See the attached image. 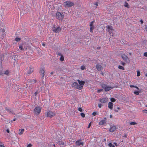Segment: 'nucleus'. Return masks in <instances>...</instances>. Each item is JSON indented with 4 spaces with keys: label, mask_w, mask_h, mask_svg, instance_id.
Here are the masks:
<instances>
[{
    "label": "nucleus",
    "mask_w": 147,
    "mask_h": 147,
    "mask_svg": "<svg viewBox=\"0 0 147 147\" xmlns=\"http://www.w3.org/2000/svg\"><path fill=\"white\" fill-rule=\"evenodd\" d=\"M42 108L40 106L36 107L34 109V115H38L40 113Z\"/></svg>",
    "instance_id": "f257e3e1"
},
{
    "label": "nucleus",
    "mask_w": 147,
    "mask_h": 147,
    "mask_svg": "<svg viewBox=\"0 0 147 147\" xmlns=\"http://www.w3.org/2000/svg\"><path fill=\"white\" fill-rule=\"evenodd\" d=\"M56 17L57 19L59 20L62 21L64 18V15L60 12H57L56 13Z\"/></svg>",
    "instance_id": "f03ea898"
},
{
    "label": "nucleus",
    "mask_w": 147,
    "mask_h": 147,
    "mask_svg": "<svg viewBox=\"0 0 147 147\" xmlns=\"http://www.w3.org/2000/svg\"><path fill=\"white\" fill-rule=\"evenodd\" d=\"M74 5V3L70 1H66L63 3V5L65 7H70Z\"/></svg>",
    "instance_id": "7ed1b4c3"
},
{
    "label": "nucleus",
    "mask_w": 147,
    "mask_h": 147,
    "mask_svg": "<svg viewBox=\"0 0 147 147\" xmlns=\"http://www.w3.org/2000/svg\"><path fill=\"white\" fill-rule=\"evenodd\" d=\"M102 88L105 89L106 91H109L113 88L112 87L107 86L104 84H102Z\"/></svg>",
    "instance_id": "20e7f679"
},
{
    "label": "nucleus",
    "mask_w": 147,
    "mask_h": 147,
    "mask_svg": "<svg viewBox=\"0 0 147 147\" xmlns=\"http://www.w3.org/2000/svg\"><path fill=\"white\" fill-rule=\"evenodd\" d=\"M61 30V28L59 26L55 27L54 26L52 28V31L56 33L59 32Z\"/></svg>",
    "instance_id": "39448f33"
},
{
    "label": "nucleus",
    "mask_w": 147,
    "mask_h": 147,
    "mask_svg": "<svg viewBox=\"0 0 147 147\" xmlns=\"http://www.w3.org/2000/svg\"><path fill=\"white\" fill-rule=\"evenodd\" d=\"M72 86L79 90H81L82 89V86H79V85L76 82L73 83L72 84Z\"/></svg>",
    "instance_id": "423d86ee"
},
{
    "label": "nucleus",
    "mask_w": 147,
    "mask_h": 147,
    "mask_svg": "<svg viewBox=\"0 0 147 147\" xmlns=\"http://www.w3.org/2000/svg\"><path fill=\"white\" fill-rule=\"evenodd\" d=\"M121 57L122 59L126 62L129 63L130 60L128 57L125 54H122L121 55Z\"/></svg>",
    "instance_id": "0eeeda50"
},
{
    "label": "nucleus",
    "mask_w": 147,
    "mask_h": 147,
    "mask_svg": "<svg viewBox=\"0 0 147 147\" xmlns=\"http://www.w3.org/2000/svg\"><path fill=\"white\" fill-rule=\"evenodd\" d=\"M47 117L50 118H51L54 116L55 115V114L51 111H49L46 113Z\"/></svg>",
    "instance_id": "6e6552de"
},
{
    "label": "nucleus",
    "mask_w": 147,
    "mask_h": 147,
    "mask_svg": "<svg viewBox=\"0 0 147 147\" xmlns=\"http://www.w3.org/2000/svg\"><path fill=\"white\" fill-rule=\"evenodd\" d=\"M94 22V21H93L91 22L89 25L90 26V32L92 33L93 32V30L94 28V26L93 25V23Z\"/></svg>",
    "instance_id": "1a4fd4ad"
},
{
    "label": "nucleus",
    "mask_w": 147,
    "mask_h": 147,
    "mask_svg": "<svg viewBox=\"0 0 147 147\" xmlns=\"http://www.w3.org/2000/svg\"><path fill=\"white\" fill-rule=\"evenodd\" d=\"M39 73L40 74L41 78L42 79H43L45 73L44 69L43 68L41 69L39 71Z\"/></svg>",
    "instance_id": "9d476101"
},
{
    "label": "nucleus",
    "mask_w": 147,
    "mask_h": 147,
    "mask_svg": "<svg viewBox=\"0 0 147 147\" xmlns=\"http://www.w3.org/2000/svg\"><path fill=\"white\" fill-rule=\"evenodd\" d=\"M108 100V98H100L99 100V101L102 103H104L107 102Z\"/></svg>",
    "instance_id": "9b49d317"
},
{
    "label": "nucleus",
    "mask_w": 147,
    "mask_h": 147,
    "mask_svg": "<svg viewBox=\"0 0 147 147\" xmlns=\"http://www.w3.org/2000/svg\"><path fill=\"white\" fill-rule=\"evenodd\" d=\"M107 31L109 32V34H113V29L112 27H110L109 26H108L107 27Z\"/></svg>",
    "instance_id": "f8f14e48"
},
{
    "label": "nucleus",
    "mask_w": 147,
    "mask_h": 147,
    "mask_svg": "<svg viewBox=\"0 0 147 147\" xmlns=\"http://www.w3.org/2000/svg\"><path fill=\"white\" fill-rule=\"evenodd\" d=\"M96 67L97 69L99 71H100L103 69V68L102 65L99 64L96 65Z\"/></svg>",
    "instance_id": "ddd939ff"
},
{
    "label": "nucleus",
    "mask_w": 147,
    "mask_h": 147,
    "mask_svg": "<svg viewBox=\"0 0 147 147\" xmlns=\"http://www.w3.org/2000/svg\"><path fill=\"white\" fill-rule=\"evenodd\" d=\"M79 85V86H82V88L83 87V85H84L85 84V82L83 81H80L79 80H77Z\"/></svg>",
    "instance_id": "4468645a"
},
{
    "label": "nucleus",
    "mask_w": 147,
    "mask_h": 147,
    "mask_svg": "<svg viewBox=\"0 0 147 147\" xmlns=\"http://www.w3.org/2000/svg\"><path fill=\"white\" fill-rule=\"evenodd\" d=\"M116 129V128L115 126H113L111 127L109 131L110 132H114Z\"/></svg>",
    "instance_id": "2eb2a0df"
},
{
    "label": "nucleus",
    "mask_w": 147,
    "mask_h": 147,
    "mask_svg": "<svg viewBox=\"0 0 147 147\" xmlns=\"http://www.w3.org/2000/svg\"><path fill=\"white\" fill-rule=\"evenodd\" d=\"M113 104L111 102H109L108 105V107L109 109L111 110H112L113 108Z\"/></svg>",
    "instance_id": "dca6fc26"
},
{
    "label": "nucleus",
    "mask_w": 147,
    "mask_h": 147,
    "mask_svg": "<svg viewBox=\"0 0 147 147\" xmlns=\"http://www.w3.org/2000/svg\"><path fill=\"white\" fill-rule=\"evenodd\" d=\"M34 69L32 67H29V70H28V74H30L33 72Z\"/></svg>",
    "instance_id": "f3484780"
},
{
    "label": "nucleus",
    "mask_w": 147,
    "mask_h": 147,
    "mask_svg": "<svg viewBox=\"0 0 147 147\" xmlns=\"http://www.w3.org/2000/svg\"><path fill=\"white\" fill-rule=\"evenodd\" d=\"M76 146H79L81 145L83 146L84 145L83 142H81L80 141H78L76 142Z\"/></svg>",
    "instance_id": "a211bd4d"
},
{
    "label": "nucleus",
    "mask_w": 147,
    "mask_h": 147,
    "mask_svg": "<svg viewBox=\"0 0 147 147\" xmlns=\"http://www.w3.org/2000/svg\"><path fill=\"white\" fill-rule=\"evenodd\" d=\"M5 109L9 113L13 114V111L11 109H9L7 107H5Z\"/></svg>",
    "instance_id": "6ab92c4d"
},
{
    "label": "nucleus",
    "mask_w": 147,
    "mask_h": 147,
    "mask_svg": "<svg viewBox=\"0 0 147 147\" xmlns=\"http://www.w3.org/2000/svg\"><path fill=\"white\" fill-rule=\"evenodd\" d=\"M57 144L61 146H63L64 145L66 146V145L65 144V143L61 141H58L57 142Z\"/></svg>",
    "instance_id": "aec40b11"
},
{
    "label": "nucleus",
    "mask_w": 147,
    "mask_h": 147,
    "mask_svg": "<svg viewBox=\"0 0 147 147\" xmlns=\"http://www.w3.org/2000/svg\"><path fill=\"white\" fill-rule=\"evenodd\" d=\"M75 127H71L69 128V130L71 133L73 132L74 130Z\"/></svg>",
    "instance_id": "412c9836"
},
{
    "label": "nucleus",
    "mask_w": 147,
    "mask_h": 147,
    "mask_svg": "<svg viewBox=\"0 0 147 147\" xmlns=\"http://www.w3.org/2000/svg\"><path fill=\"white\" fill-rule=\"evenodd\" d=\"M105 120H102L99 123V124L100 125H102L105 124Z\"/></svg>",
    "instance_id": "4be33fe9"
},
{
    "label": "nucleus",
    "mask_w": 147,
    "mask_h": 147,
    "mask_svg": "<svg viewBox=\"0 0 147 147\" xmlns=\"http://www.w3.org/2000/svg\"><path fill=\"white\" fill-rule=\"evenodd\" d=\"M24 129H22L21 130L20 129L19 130V134L20 135L22 134L24 132Z\"/></svg>",
    "instance_id": "5701e85b"
},
{
    "label": "nucleus",
    "mask_w": 147,
    "mask_h": 147,
    "mask_svg": "<svg viewBox=\"0 0 147 147\" xmlns=\"http://www.w3.org/2000/svg\"><path fill=\"white\" fill-rule=\"evenodd\" d=\"M124 6L125 7H127V8H129V6L127 2H125V4L124 5Z\"/></svg>",
    "instance_id": "b1692460"
},
{
    "label": "nucleus",
    "mask_w": 147,
    "mask_h": 147,
    "mask_svg": "<svg viewBox=\"0 0 147 147\" xmlns=\"http://www.w3.org/2000/svg\"><path fill=\"white\" fill-rule=\"evenodd\" d=\"M59 59H60V60L61 61H62L64 60V57L62 55L61 56V57Z\"/></svg>",
    "instance_id": "393cba45"
},
{
    "label": "nucleus",
    "mask_w": 147,
    "mask_h": 147,
    "mask_svg": "<svg viewBox=\"0 0 147 147\" xmlns=\"http://www.w3.org/2000/svg\"><path fill=\"white\" fill-rule=\"evenodd\" d=\"M118 68L120 69H122V70H124V67H123L122 66H121V65L119 66Z\"/></svg>",
    "instance_id": "a878e982"
},
{
    "label": "nucleus",
    "mask_w": 147,
    "mask_h": 147,
    "mask_svg": "<svg viewBox=\"0 0 147 147\" xmlns=\"http://www.w3.org/2000/svg\"><path fill=\"white\" fill-rule=\"evenodd\" d=\"M15 40L17 42H19L20 40V39L18 37H16L15 38Z\"/></svg>",
    "instance_id": "bb28decb"
},
{
    "label": "nucleus",
    "mask_w": 147,
    "mask_h": 147,
    "mask_svg": "<svg viewBox=\"0 0 147 147\" xmlns=\"http://www.w3.org/2000/svg\"><path fill=\"white\" fill-rule=\"evenodd\" d=\"M137 123L135 122H132L130 123L129 124L130 125H135L137 124Z\"/></svg>",
    "instance_id": "cd10ccee"
},
{
    "label": "nucleus",
    "mask_w": 147,
    "mask_h": 147,
    "mask_svg": "<svg viewBox=\"0 0 147 147\" xmlns=\"http://www.w3.org/2000/svg\"><path fill=\"white\" fill-rule=\"evenodd\" d=\"M109 146L110 147H115V146L111 143H110L109 144Z\"/></svg>",
    "instance_id": "c85d7f7f"
},
{
    "label": "nucleus",
    "mask_w": 147,
    "mask_h": 147,
    "mask_svg": "<svg viewBox=\"0 0 147 147\" xmlns=\"http://www.w3.org/2000/svg\"><path fill=\"white\" fill-rule=\"evenodd\" d=\"M111 101L112 102H114L116 101V100L114 98H112L111 99Z\"/></svg>",
    "instance_id": "c756f323"
},
{
    "label": "nucleus",
    "mask_w": 147,
    "mask_h": 147,
    "mask_svg": "<svg viewBox=\"0 0 147 147\" xmlns=\"http://www.w3.org/2000/svg\"><path fill=\"white\" fill-rule=\"evenodd\" d=\"M140 75V71H137V76H139Z\"/></svg>",
    "instance_id": "7c9ffc66"
},
{
    "label": "nucleus",
    "mask_w": 147,
    "mask_h": 147,
    "mask_svg": "<svg viewBox=\"0 0 147 147\" xmlns=\"http://www.w3.org/2000/svg\"><path fill=\"white\" fill-rule=\"evenodd\" d=\"M9 74V71L8 70H6L4 73V74L6 75H8Z\"/></svg>",
    "instance_id": "2f4dec72"
},
{
    "label": "nucleus",
    "mask_w": 147,
    "mask_h": 147,
    "mask_svg": "<svg viewBox=\"0 0 147 147\" xmlns=\"http://www.w3.org/2000/svg\"><path fill=\"white\" fill-rule=\"evenodd\" d=\"M85 67L84 66H82L81 67V69H82V70H84V69H85Z\"/></svg>",
    "instance_id": "473e14b6"
},
{
    "label": "nucleus",
    "mask_w": 147,
    "mask_h": 147,
    "mask_svg": "<svg viewBox=\"0 0 147 147\" xmlns=\"http://www.w3.org/2000/svg\"><path fill=\"white\" fill-rule=\"evenodd\" d=\"M81 115L82 117H85V115L83 113H81L80 114Z\"/></svg>",
    "instance_id": "72a5a7b5"
},
{
    "label": "nucleus",
    "mask_w": 147,
    "mask_h": 147,
    "mask_svg": "<svg viewBox=\"0 0 147 147\" xmlns=\"http://www.w3.org/2000/svg\"><path fill=\"white\" fill-rule=\"evenodd\" d=\"M134 93L136 95H138L139 94V92L138 91H134Z\"/></svg>",
    "instance_id": "f704fd0d"
},
{
    "label": "nucleus",
    "mask_w": 147,
    "mask_h": 147,
    "mask_svg": "<svg viewBox=\"0 0 147 147\" xmlns=\"http://www.w3.org/2000/svg\"><path fill=\"white\" fill-rule=\"evenodd\" d=\"M78 110L80 112H82V109L80 107H79L78 108Z\"/></svg>",
    "instance_id": "c9c22d12"
},
{
    "label": "nucleus",
    "mask_w": 147,
    "mask_h": 147,
    "mask_svg": "<svg viewBox=\"0 0 147 147\" xmlns=\"http://www.w3.org/2000/svg\"><path fill=\"white\" fill-rule=\"evenodd\" d=\"M19 49H20V50H23V47L22 46H19Z\"/></svg>",
    "instance_id": "e433bc0d"
},
{
    "label": "nucleus",
    "mask_w": 147,
    "mask_h": 147,
    "mask_svg": "<svg viewBox=\"0 0 147 147\" xmlns=\"http://www.w3.org/2000/svg\"><path fill=\"white\" fill-rule=\"evenodd\" d=\"M96 113L95 112H94L92 113V115L94 116H95L96 115Z\"/></svg>",
    "instance_id": "4c0bfd02"
},
{
    "label": "nucleus",
    "mask_w": 147,
    "mask_h": 147,
    "mask_svg": "<svg viewBox=\"0 0 147 147\" xmlns=\"http://www.w3.org/2000/svg\"><path fill=\"white\" fill-rule=\"evenodd\" d=\"M32 144H28V147H32Z\"/></svg>",
    "instance_id": "58836bf2"
},
{
    "label": "nucleus",
    "mask_w": 147,
    "mask_h": 147,
    "mask_svg": "<svg viewBox=\"0 0 147 147\" xmlns=\"http://www.w3.org/2000/svg\"><path fill=\"white\" fill-rule=\"evenodd\" d=\"M144 55L145 57H147V52H145L144 53Z\"/></svg>",
    "instance_id": "ea45409f"
},
{
    "label": "nucleus",
    "mask_w": 147,
    "mask_h": 147,
    "mask_svg": "<svg viewBox=\"0 0 147 147\" xmlns=\"http://www.w3.org/2000/svg\"><path fill=\"white\" fill-rule=\"evenodd\" d=\"M3 145V143L0 141V146L1 147Z\"/></svg>",
    "instance_id": "a19ab883"
},
{
    "label": "nucleus",
    "mask_w": 147,
    "mask_h": 147,
    "mask_svg": "<svg viewBox=\"0 0 147 147\" xmlns=\"http://www.w3.org/2000/svg\"><path fill=\"white\" fill-rule=\"evenodd\" d=\"M102 105L101 104H99L98 105V106L100 108H101V107Z\"/></svg>",
    "instance_id": "79ce46f5"
},
{
    "label": "nucleus",
    "mask_w": 147,
    "mask_h": 147,
    "mask_svg": "<svg viewBox=\"0 0 147 147\" xmlns=\"http://www.w3.org/2000/svg\"><path fill=\"white\" fill-rule=\"evenodd\" d=\"M121 64L123 65H125V63L123 62H122L121 63Z\"/></svg>",
    "instance_id": "37998d69"
},
{
    "label": "nucleus",
    "mask_w": 147,
    "mask_h": 147,
    "mask_svg": "<svg viewBox=\"0 0 147 147\" xmlns=\"http://www.w3.org/2000/svg\"><path fill=\"white\" fill-rule=\"evenodd\" d=\"M135 86L133 85H130V87L131 88H133V87H135Z\"/></svg>",
    "instance_id": "c03bdc74"
},
{
    "label": "nucleus",
    "mask_w": 147,
    "mask_h": 147,
    "mask_svg": "<svg viewBox=\"0 0 147 147\" xmlns=\"http://www.w3.org/2000/svg\"><path fill=\"white\" fill-rule=\"evenodd\" d=\"M90 126H91V123H90L89 124V125H88V128H89L90 127Z\"/></svg>",
    "instance_id": "a18cd8bd"
},
{
    "label": "nucleus",
    "mask_w": 147,
    "mask_h": 147,
    "mask_svg": "<svg viewBox=\"0 0 147 147\" xmlns=\"http://www.w3.org/2000/svg\"><path fill=\"white\" fill-rule=\"evenodd\" d=\"M124 137H125V138H126L127 137V135L126 134H124V136H123Z\"/></svg>",
    "instance_id": "49530a36"
},
{
    "label": "nucleus",
    "mask_w": 147,
    "mask_h": 147,
    "mask_svg": "<svg viewBox=\"0 0 147 147\" xmlns=\"http://www.w3.org/2000/svg\"><path fill=\"white\" fill-rule=\"evenodd\" d=\"M6 131L8 133H9V130L8 129H7L6 130Z\"/></svg>",
    "instance_id": "de8ad7c7"
},
{
    "label": "nucleus",
    "mask_w": 147,
    "mask_h": 147,
    "mask_svg": "<svg viewBox=\"0 0 147 147\" xmlns=\"http://www.w3.org/2000/svg\"><path fill=\"white\" fill-rule=\"evenodd\" d=\"M38 92L37 91H36L35 92L34 94L35 96H36V95L38 94Z\"/></svg>",
    "instance_id": "09e8293b"
},
{
    "label": "nucleus",
    "mask_w": 147,
    "mask_h": 147,
    "mask_svg": "<svg viewBox=\"0 0 147 147\" xmlns=\"http://www.w3.org/2000/svg\"><path fill=\"white\" fill-rule=\"evenodd\" d=\"M140 22L141 24H142L143 22V21L142 20H140Z\"/></svg>",
    "instance_id": "8fccbe9b"
},
{
    "label": "nucleus",
    "mask_w": 147,
    "mask_h": 147,
    "mask_svg": "<svg viewBox=\"0 0 147 147\" xmlns=\"http://www.w3.org/2000/svg\"><path fill=\"white\" fill-rule=\"evenodd\" d=\"M42 45L43 46H44V47H45V43H43L42 44Z\"/></svg>",
    "instance_id": "3c124183"
},
{
    "label": "nucleus",
    "mask_w": 147,
    "mask_h": 147,
    "mask_svg": "<svg viewBox=\"0 0 147 147\" xmlns=\"http://www.w3.org/2000/svg\"><path fill=\"white\" fill-rule=\"evenodd\" d=\"M58 55H59L60 56H61V55H61V54L60 53H58Z\"/></svg>",
    "instance_id": "603ef678"
},
{
    "label": "nucleus",
    "mask_w": 147,
    "mask_h": 147,
    "mask_svg": "<svg viewBox=\"0 0 147 147\" xmlns=\"http://www.w3.org/2000/svg\"><path fill=\"white\" fill-rule=\"evenodd\" d=\"M115 112H116V113L118 112V111L116 109L115 110Z\"/></svg>",
    "instance_id": "864d4df0"
},
{
    "label": "nucleus",
    "mask_w": 147,
    "mask_h": 147,
    "mask_svg": "<svg viewBox=\"0 0 147 147\" xmlns=\"http://www.w3.org/2000/svg\"><path fill=\"white\" fill-rule=\"evenodd\" d=\"M135 88H136L137 89H138V90H139V88H138L137 86H135Z\"/></svg>",
    "instance_id": "5fc2aeb1"
},
{
    "label": "nucleus",
    "mask_w": 147,
    "mask_h": 147,
    "mask_svg": "<svg viewBox=\"0 0 147 147\" xmlns=\"http://www.w3.org/2000/svg\"><path fill=\"white\" fill-rule=\"evenodd\" d=\"M145 29L146 31H147V26H146L145 27Z\"/></svg>",
    "instance_id": "6e6d98bb"
},
{
    "label": "nucleus",
    "mask_w": 147,
    "mask_h": 147,
    "mask_svg": "<svg viewBox=\"0 0 147 147\" xmlns=\"http://www.w3.org/2000/svg\"><path fill=\"white\" fill-rule=\"evenodd\" d=\"M114 144H115L116 146H117V144L116 143H115V142H114Z\"/></svg>",
    "instance_id": "4d7b16f0"
},
{
    "label": "nucleus",
    "mask_w": 147,
    "mask_h": 147,
    "mask_svg": "<svg viewBox=\"0 0 147 147\" xmlns=\"http://www.w3.org/2000/svg\"><path fill=\"white\" fill-rule=\"evenodd\" d=\"M102 90H98V92H100Z\"/></svg>",
    "instance_id": "13d9d810"
},
{
    "label": "nucleus",
    "mask_w": 147,
    "mask_h": 147,
    "mask_svg": "<svg viewBox=\"0 0 147 147\" xmlns=\"http://www.w3.org/2000/svg\"><path fill=\"white\" fill-rule=\"evenodd\" d=\"M110 117L111 118H112V115H111L110 116Z\"/></svg>",
    "instance_id": "bf43d9fd"
},
{
    "label": "nucleus",
    "mask_w": 147,
    "mask_h": 147,
    "mask_svg": "<svg viewBox=\"0 0 147 147\" xmlns=\"http://www.w3.org/2000/svg\"><path fill=\"white\" fill-rule=\"evenodd\" d=\"M100 47H98L97 48V49H100Z\"/></svg>",
    "instance_id": "052dcab7"
},
{
    "label": "nucleus",
    "mask_w": 147,
    "mask_h": 147,
    "mask_svg": "<svg viewBox=\"0 0 147 147\" xmlns=\"http://www.w3.org/2000/svg\"><path fill=\"white\" fill-rule=\"evenodd\" d=\"M117 109H118V110H120V108L119 107H117Z\"/></svg>",
    "instance_id": "680f3d73"
},
{
    "label": "nucleus",
    "mask_w": 147,
    "mask_h": 147,
    "mask_svg": "<svg viewBox=\"0 0 147 147\" xmlns=\"http://www.w3.org/2000/svg\"><path fill=\"white\" fill-rule=\"evenodd\" d=\"M53 74V72H52L50 74H51V75H52Z\"/></svg>",
    "instance_id": "e2e57ef3"
},
{
    "label": "nucleus",
    "mask_w": 147,
    "mask_h": 147,
    "mask_svg": "<svg viewBox=\"0 0 147 147\" xmlns=\"http://www.w3.org/2000/svg\"><path fill=\"white\" fill-rule=\"evenodd\" d=\"M2 32H5V30L4 29H3L2 30Z\"/></svg>",
    "instance_id": "0e129e2a"
},
{
    "label": "nucleus",
    "mask_w": 147,
    "mask_h": 147,
    "mask_svg": "<svg viewBox=\"0 0 147 147\" xmlns=\"http://www.w3.org/2000/svg\"><path fill=\"white\" fill-rule=\"evenodd\" d=\"M5 147L4 146V145H2V146H1V147Z\"/></svg>",
    "instance_id": "69168bd1"
},
{
    "label": "nucleus",
    "mask_w": 147,
    "mask_h": 147,
    "mask_svg": "<svg viewBox=\"0 0 147 147\" xmlns=\"http://www.w3.org/2000/svg\"><path fill=\"white\" fill-rule=\"evenodd\" d=\"M16 120V119H13V121H15Z\"/></svg>",
    "instance_id": "338daca9"
},
{
    "label": "nucleus",
    "mask_w": 147,
    "mask_h": 147,
    "mask_svg": "<svg viewBox=\"0 0 147 147\" xmlns=\"http://www.w3.org/2000/svg\"><path fill=\"white\" fill-rule=\"evenodd\" d=\"M145 76L146 77H147V73L146 74H145Z\"/></svg>",
    "instance_id": "774afa93"
}]
</instances>
